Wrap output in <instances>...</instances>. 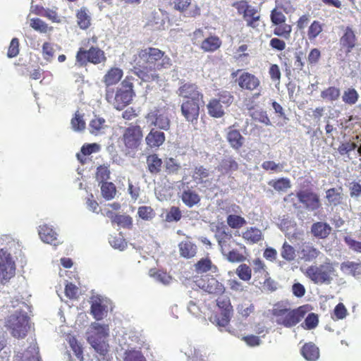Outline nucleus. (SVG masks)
Wrapping results in <instances>:
<instances>
[{"instance_id": "obj_23", "label": "nucleus", "mask_w": 361, "mask_h": 361, "mask_svg": "<svg viewBox=\"0 0 361 361\" xmlns=\"http://www.w3.org/2000/svg\"><path fill=\"white\" fill-rule=\"evenodd\" d=\"M207 109L209 115L213 118H219L225 114L224 105L216 98H212L209 101Z\"/></svg>"}, {"instance_id": "obj_59", "label": "nucleus", "mask_w": 361, "mask_h": 361, "mask_svg": "<svg viewBox=\"0 0 361 361\" xmlns=\"http://www.w3.org/2000/svg\"><path fill=\"white\" fill-rule=\"evenodd\" d=\"M91 313L94 319L100 320L104 316L105 308L99 302L94 300L91 305Z\"/></svg>"}, {"instance_id": "obj_10", "label": "nucleus", "mask_w": 361, "mask_h": 361, "mask_svg": "<svg viewBox=\"0 0 361 361\" xmlns=\"http://www.w3.org/2000/svg\"><path fill=\"white\" fill-rule=\"evenodd\" d=\"M15 264L11 255L4 249L0 250V283L8 281L15 274Z\"/></svg>"}, {"instance_id": "obj_28", "label": "nucleus", "mask_w": 361, "mask_h": 361, "mask_svg": "<svg viewBox=\"0 0 361 361\" xmlns=\"http://www.w3.org/2000/svg\"><path fill=\"white\" fill-rule=\"evenodd\" d=\"M242 237L247 243L255 244L262 240L263 235L259 228L250 227L243 233Z\"/></svg>"}, {"instance_id": "obj_26", "label": "nucleus", "mask_w": 361, "mask_h": 361, "mask_svg": "<svg viewBox=\"0 0 361 361\" xmlns=\"http://www.w3.org/2000/svg\"><path fill=\"white\" fill-rule=\"evenodd\" d=\"M164 133L154 129L149 132L145 138L147 145L150 147H158L164 143Z\"/></svg>"}, {"instance_id": "obj_52", "label": "nucleus", "mask_w": 361, "mask_h": 361, "mask_svg": "<svg viewBox=\"0 0 361 361\" xmlns=\"http://www.w3.org/2000/svg\"><path fill=\"white\" fill-rule=\"evenodd\" d=\"M217 99L219 100V102L222 104L226 107L230 106L233 100L234 97L232 93L228 90H221L216 94Z\"/></svg>"}, {"instance_id": "obj_7", "label": "nucleus", "mask_w": 361, "mask_h": 361, "mask_svg": "<svg viewBox=\"0 0 361 361\" xmlns=\"http://www.w3.org/2000/svg\"><path fill=\"white\" fill-rule=\"evenodd\" d=\"M192 281L198 288L209 294L220 295L225 293L226 288L224 284L213 276L205 274L199 276L195 275L192 276Z\"/></svg>"}, {"instance_id": "obj_3", "label": "nucleus", "mask_w": 361, "mask_h": 361, "mask_svg": "<svg viewBox=\"0 0 361 361\" xmlns=\"http://www.w3.org/2000/svg\"><path fill=\"white\" fill-rule=\"evenodd\" d=\"M20 304V308L16 310L15 313L11 314L6 321L8 329L12 336L16 338L25 337L29 329L28 317L26 311L29 310V306L26 303Z\"/></svg>"}, {"instance_id": "obj_46", "label": "nucleus", "mask_w": 361, "mask_h": 361, "mask_svg": "<svg viewBox=\"0 0 361 361\" xmlns=\"http://www.w3.org/2000/svg\"><path fill=\"white\" fill-rule=\"evenodd\" d=\"M200 200L199 195L194 191L188 190L182 194V201L190 207L197 204Z\"/></svg>"}, {"instance_id": "obj_54", "label": "nucleus", "mask_w": 361, "mask_h": 361, "mask_svg": "<svg viewBox=\"0 0 361 361\" xmlns=\"http://www.w3.org/2000/svg\"><path fill=\"white\" fill-rule=\"evenodd\" d=\"M318 324V315L315 313H310L305 318L304 322L301 324V326L305 329L310 330L316 328Z\"/></svg>"}, {"instance_id": "obj_15", "label": "nucleus", "mask_w": 361, "mask_h": 361, "mask_svg": "<svg viewBox=\"0 0 361 361\" xmlns=\"http://www.w3.org/2000/svg\"><path fill=\"white\" fill-rule=\"evenodd\" d=\"M13 361H41L37 343L32 340L30 346L23 353H18Z\"/></svg>"}, {"instance_id": "obj_20", "label": "nucleus", "mask_w": 361, "mask_h": 361, "mask_svg": "<svg viewBox=\"0 0 361 361\" xmlns=\"http://www.w3.org/2000/svg\"><path fill=\"white\" fill-rule=\"evenodd\" d=\"M342 187L331 188L326 191V199L330 206L336 207L343 203L344 195Z\"/></svg>"}, {"instance_id": "obj_19", "label": "nucleus", "mask_w": 361, "mask_h": 361, "mask_svg": "<svg viewBox=\"0 0 361 361\" xmlns=\"http://www.w3.org/2000/svg\"><path fill=\"white\" fill-rule=\"evenodd\" d=\"M331 227L326 222L317 221L311 226V233L318 239L326 238L331 232Z\"/></svg>"}, {"instance_id": "obj_55", "label": "nucleus", "mask_w": 361, "mask_h": 361, "mask_svg": "<svg viewBox=\"0 0 361 361\" xmlns=\"http://www.w3.org/2000/svg\"><path fill=\"white\" fill-rule=\"evenodd\" d=\"M227 224L232 228H239L246 224V221L240 216L230 214L227 217Z\"/></svg>"}, {"instance_id": "obj_6", "label": "nucleus", "mask_w": 361, "mask_h": 361, "mask_svg": "<svg viewBox=\"0 0 361 361\" xmlns=\"http://www.w3.org/2000/svg\"><path fill=\"white\" fill-rule=\"evenodd\" d=\"M335 271L333 263L328 260L319 266H310L306 269L305 276L315 284H329Z\"/></svg>"}, {"instance_id": "obj_51", "label": "nucleus", "mask_w": 361, "mask_h": 361, "mask_svg": "<svg viewBox=\"0 0 361 361\" xmlns=\"http://www.w3.org/2000/svg\"><path fill=\"white\" fill-rule=\"evenodd\" d=\"M123 361H146V360L140 350L128 349L123 353Z\"/></svg>"}, {"instance_id": "obj_22", "label": "nucleus", "mask_w": 361, "mask_h": 361, "mask_svg": "<svg viewBox=\"0 0 361 361\" xmlns=\"http://www.w3.org/2000/svg\"><path fill=\"white\" fill-rule=\"evenodd\" d=\"M226 139L231 147L238 150L244 143V137L238 130L234 129L233 126L228 128Z\"/></svg>"}, {"instance_id": "obj_56", "label": "nucleus", "mask_w": 361, "mask_h": 361, "mask_svg": "<svg viewBox=\"0 0 361 361\" xmlns=\"http://www.w3.org/2000/svg\"><path fill=\"white\" fill-rule=\"evenodd\" d=\"M197 253V246L190 242L185 241L182 246V257L185 258L193 257Z\"/></svg>"}, {"instance_id": "obj_48", "label": "nucleus", "mask_w": 361, "mask_h": 361, "mask_svg": "<svg viewBox=\"0 0 361 361\" xmlns=\"http://www.w3.org/2000/svg\"><path fill=\"white\" fill-rule=\"evenodd\" d=\"M281 255L283 259L288 262L293 261L296 257L295 250L292 245L285 242L281 250Z\"/></svg>"}, {"instance_id": "obj_27", "label": "nucleus", "mask_w": 361, "mask_h": 361, "mask_svg": "<svg viewBox=\"0 0 361 361\" xmlns=\"http://www.w3.org/2000/svg\"><path fill=\"white\" fill-rule=\"evenodd\" d=\"M123 76V71L118 68H111L104 76L103 82L106 85V89L109 86L116 84L120 81Z\"/></svg>"}, {"instance_id": "obj_35", "label": "nucleus", "mask_w": 361, "mask_h": 361, "mask_svg": "<svg viewBox=\"0 0 361 361\" xmlns=\"http://www.w3.org/2000/svg\"><path fill=\"white\" fill-rule=\"evenodd\" d=\"M216 301L219 309L222 312H225L224 317L226 319H224V320L226 321L228 319V316L229 314H233V308L230 298L228 297H219Z\"/></svg>"}, {"instance_id": "obj_25", "label": "nucleus", "mask_w": 361, "mask_h": 361, "mask_svg": "<svg viewBox=\"0 0 361 361\" xmlns=\"http://www.w3.org/2000/svg\"><path fill=\"white\" fill-rule=\"evenodd\" d=\"M301 354L308 361H316L319 357V350L314 343L310 342L302 347Z\"/></svg>"}, {"instance_id": "obj_29", "label": "nucleus", "mask_w": 361, "mask_h": 361, "mask_svg": "<svg viewBox=\"0 0 361 361\" xmlns=\"http://www.w3.org/2000/svg\"><path fill=\"white\" fill-rule=\"evenodd\" d=\"M87 340L95 351L99 353L102 357H105V355L109 351L108 343L104 341H99L94 335L88 336Z\"/></svg>"}, {"instance_id": "obj_34", "label": "nucleus", "mask_w": 361, "mask_h": 361, "mask_svg": "<svg viewBox=\"0 0 361 361\" xmlns=\"http://www.w3.org/2000/svg\"><path fill=\"white\" fill-rule=\"evenodd\" d=\"M200 8L191 3V0H182V14L185 17H195L200 15Z\"/></svg>"}, {"instance_id": "obj_12", "label": "nucleus", "mask_w": 361, "mask_h": 361, "mask_svg": "<svg viewBox=\"0 0 361 361\" xmlns=\"http://www.w3.org/2000/svg\"><path fill=\"white\" fill-rule=\"evenodd\" d=\"M123 139L126 147L128 149H137L142 139V133L140 126H133L127 128L123 133Z\"/></svg>"}, {"instance_id": "obj_18", "label": "nucleus", "mask_w": 361, "mask_h": 361, "mask_svg": "<svg viewBox=\"0 0 361 361\" xmlns=\"http://www.w3.org/2000/svg\"><path fill=\"white\" fill-rule=\"evenodd\" d=\"M182 97L183 101L201 102L202 94L195 84H185L182 86Z\"/></svg>"}, {"instance_id": "obj_64", "label": "nucleus", "mask_w": 361, "mask_h": 361, "mask_svg": "<svg viewBox=\"0 0 361 361\" xmlns=\"http://www.w3.org/2000/svg\"><path fill=\"white\" fill-rule=\"evenodd\" d=\"M347 315V309L345 305L340 302L334 308L331 318L334 320H339L344 319Z\"/></svg>"}, {"instance_id": "obj_1", "label": "nucleus", "mask_w": 361, "mask_h": 361, "mask_svg": "<svg viewBox=\"0 0 361 361\" xmlns=\"http://www.w3.org/2000/svg\"><path fill=\"white\" fill-rule=\"evenodd\" d=\"M135 73L143 81L150 82L159 78L157 70L169 68L171 59L157 48H147L139 52L135 60Z\"/></svg>"}, {"instance_id": "obj_41", "label": "nucleus", "mask_w": 361, "mask_h": 361, "mask_svg": "<svg viewBox=\"0 0 361 361\" xmlns=\"http://www.w3.org/2000/svg\"><path fill=\"white\" fill-rule=\"evenodd\" d=\"M149 275L157 281L166 286L169 285L173 281V279L171 276L168 275L166 272L157 271L155 269H151L149 271Z\"/></svg>"}, {"instance_id": "obj_43", "label": "nucleus", "mask_w": 361, "mask_h": 361, "mask_svg": "<svg viewBox=\"0 0 361 361\" xmlns=\"http://www.w3.org/2000/svg\"><path fill=\"white\" fill-rule=\"evenodd\" d=\"M324 25L319 20H313L307 30V37L310 41L314 40L323 31Z\"/></svg>"}, {"instance_id": "obj_24", "label": "nucleus", "mask_w": 361, "mask_h": 361, "mask_svg": "<svg viewBox=\"0 0 361 361\" xmlns=\"http://www.w3.org/2000/svg\"><path fill=\"white\" fill-rule=\"evenodd\" d=\"M194 267L197 274H203L207 271L216 273L218 271V267L212 263L209 257L200 259L195 264Z\"/></svg>"}, {"instance_id": "obj_33", "label": "nucleus", "mask_w": 361, "mask_h": 361, "mask_svg": "<svg viewBox=\"0 0 361 361\" xmlns=\"http://www.w3.org/2000/svg\"><path fill=\"white\" fill-rule=\"evenodd\" d=\"M106 120L100 116H94L89 124L90 133L97 135L106 128Z\"/></svg>"}, {"instance_id": "obj_47", "label": "nucleus", "mask_w": 361, "mask_h": 361, "mask_svg": "<svg viewBox=\"0 0 361 361\" xmlns=\"http://www.w3.org/2000/svg\"><path fill=\"white\" fill-rule=\"evenodd\" d=\"M276 25V26L273 31L274 34L278 37H281L286 39H288L290 37V33L292 32L291 25L286 24V23Z\"/></svg>"}, {"instance_id": "obj_42", "label": "nucleus", "mask_w": 361, "mask_h": 361, "mask_svg": "<svg viewBox=\"0 0 361 361\" xmlns=\"http://www.w3.org/2000/svg\"><path fill=\"white\" fill-rule=\"evenodd\" d=\"M147 164L152 173H158L161 171L162 161L157 154H151L147 157Z\"/></svg>"}, {"instance_id": "obj_39", "label": "nucleus", "mask_w": 361, "mask_h": 361, "mask_svg": "<svg viewBox=\"0 0 361 361\" xmlns=\"http://www.w3.org/2000/svg\"><path fill=\"white\" fill-rule=\"evenodd\" d=\"M268 185L278 192H284L291 187L290 180L288 178L271 180L268 182Z\"/></svg>"}, {"instance_id": "obj_14", "label": "nucleus", "mask_w": 361, "mask_h": 361, "mask_svg": "<svg viewBox=\"0 0 361 361\" xmlns=\"http://www.w3.org/2000/svg\"><path fill=\"white\" fill-rule=\"evenodd\" d=\"M147 120L152 124L160 129L167 130L170 126V121L167 114L162 110H157L148 114Z\"/></svg>"}, {"instance_id": "obj_40", "label": "nucleus", "mask_w": 361, "mask_h": 361, "mask_svg": "<svg viewBox=\"0 0 361 361\" xmlns=\"http://www.w3.org/2000/svg\"><path fill=\"white\" fill-rule=\"evenodd\" d=\"M101 192L102 197L106 200H110L114 198L116 194V188L111 182H104L101 183Z\"/></svg>"}, {"instance_id": "obj_8", "label": "nucleus", "mask_w": 361, "mask_h": 361, "mask_svg": "<svg viewBox=\"0 0 361 361\" xmlns=\"http://www.w3.org/2000/svg\"><path fill=\"white\" fill-rule=\"evenodd\" d=\"M239 14L243 15V19L247 23V26L255 28L257 26V22L260 19V15L257 10L248 4L246 1H240L233 3Z\"/></svg>"}, {"instance_id": "obj_60", "label": "nucleus", "mask_w": 361, "mask_h": 361, "mask_svg": "<svg viewBox=\"0 0 361 361\" xmlns=\"http://www.w3.org/2000/svg\"><path fill=\"white\" fill-rule=\"evenodd\" d=\"M227 259L231 262H241L246 259L245 255L240 253L236 249L232 248L227 253L224 255Z\"/></svg>"}, {"instance_id": "obj_50", "label": "nucleus", "mask_w": 361, "mask_h": 361, "mask_svg": "<svg viewBox=\"0 0 361 361\" xmlns=\"http://www.w3.org/2000/svg\"><path fill=\"white\" fill-rule=\"evenodd\" d=\"M72 129L74 131L80 132L85 128V121L83 119V115L80 114L79 111H76L73 118L71 121Z\"/></svg>"}, {"instance_id": "obj_37", "label": "nucleus", "mask_w": 361, "mask_h": 361, "mask_svg": "<svg viewBox=\"0 0 361 361\" xmlns=\"http://www.w3.org/2000/svg\"><path fill=\"white\" fill-rule=\"evenodd\" d=\"M341 90L338 87L330 86L321 92V97L327 102H334L338 99Z\"/></svg>"}, {"instance_id": "obj_4", "label": "nucleus", "mask_w": 361, "mask_h": 361, "mask_svg": "<svg viewBox=\"0 0 361 361\" xmlns=\"http://www.w3.org/2000/svg\"><path fill=\"white\" fill-rule=\"evenodd\" d=\"M133 95V83L127 80L122 82L121 87L118 88L116 94L111 88L106 90V101L118 110L127 106L132 101Z\"/></svg>"}, {"instance_id": "obj_44", "label": "nucleus", "mask_w": 361, "mask_h": 361, "mask_svg": "<svg viewBox=\"0 0 361 361\" xmlns=\"http://www.w3.org/2000/svg\"><path fill=\"white\" fill-rule=\"evenodd\" d=\"M359 99V94L353 87L347 88L342 95V100L345 104L349 105L355 104Z\"/></svg>"}, {"instance_id": "obj_63", "label": "nucleus", "mask_w": 361, "mask_h": 361, "mask_svg": "<svg viewBox=\"0 0 361 361\" xmlns=\"http://www.w3.org/2000/svg\"><path fill=\"white\" fill-rule=\"evenodd\" d=\"M30 27L41 33H46L48 30L47 24L39 18L30 19Z\"/></svg>"}, {"instance_id": "obj_16", "label": "nucleus", "mask_w": 361, "mask_h": 361, "mask_svg": "<svg viewBox=\"0 0 361 361\" xmlns=\"http://www.w3.org/2000/svg\"><path fill=\"white\" fill-rule=\"evenodd\" d=\"M38 233L41 240L46 243L53 245L54 246L61 243L57 239V233L51 227L47 224L39 226Z\"/></svg>"}, {"instance_id": "obj_2", "label": "nucleus", "mask_w": 361, "mask_h": 361, "mask_svg": "<svg viewBox=\"0 0 361 361\" xmlns=\"http://www.w3.org/2000/svg\"><path fill=\"white\" fill-rule=\"evenodd\" d=\"M309 310L307 305L291 309L283 302H279L274 305L271 312L276 324L286 328H291L300 323Z\"/></svg>"}, {"instance_id": "obj_36", "label": "nucleus", "mask_w": 361, "mask_h": 361, "mask_svg": "<svg viewBox=\"0 0 361 361\" xmlns=\"http://www.w3.org/2000/svg\"><path fill=\"white\" fill-rule=\"evenodd\" d=\"M219 171L228 173L238 169V162L232 157L224 158L218 166Z\"/></svg>"}, {"instance_id": "obj_13", "label": "nucleus", "mask_w": 361, "mask_h": 361, "mask_svg": "<svg viewBox=\"0 0 361 361\" xmlns=\"http://www.w3.org/2000/svg\"><path fill=\"white\" fill-rule=\"evenodd\" d=\"M357 37L351 27L347 26L339 39L340 51L348 55L357 44Z\"/></svg>"}, {"instance_id": "obj_38", "label": "nucleus", "mask_w": 361, "mask_h": 361, "mask_svg": "<svg viewBox=\"0 0 361 361\" xmlns=\"http://www.w3.org/2000/svg\"><path fill=\"white\" fill-rule=\"evenodd\" d=\"M106 60L104 53L97 47H91L87 51V61L94 64L100 63Z\"/></svg>"}, {"instance_id": "obj_5", "label": "nucleus", "mask_w": 361, "mask_h": 361, "mask_svg": "<svg viewBox=\"0 0 361 361\" xmlns=\"http://www.w3.org/2000/svg\"><path fill=\"white\" fill-rule=\"evenodd\" d=\"M231 76L232 78H235V82L241 90L250 92L257 91V92L253 94L254 98H257L261 95V81L255 74L238 69L232 72Z\"/></svg>"}, {"instance_id": "obj_58", "label": "nucleus", "mask_w": 361, "mask_h": 361, "mask_svg": "<svg viewBox=\"0 0 361 361\" xmlns=\"http://www.w3.org/2000/svg\"><path fill=\"white\" fill-rule=\"evenodd\" d=\"M137 214L145 221H150L155 216V212L151 207L142 206L138 208Z\"/></svg>"}, {"instance_id": "obj_62", "label": "nucleus", "mask_w": 361, "mask_h": 361, "mask_svg": "<svg viewBox=\"0 0 361 361\" xmlns=\"http://www.w3.org/2000/svg\"><path fill=\"white\" fill-rule=\"evenodd\" d=\"M92 326L94 329H92V333L97 334L99 338H105L109 335V327L107 325L94 322Z\"/></svg>"}, {"instance_id": "obj_45", "label": "nucleus", "mask_w": 361, "mask_h": 361, "mask_svg": "<svg viewBox=\"0 0 361 361\" xmlns=\"http://www.w3.org/2000/svg\"><path fill=\"white\" fill-rule=\"evenodd\" d=\"M224 315L225 312H222L221 311L220 313L214 312L209 319V321L216 326L219 327H225L229 324L233 314H229L228 316V319L226 321L224 320V319H226Z\"/></svg>"}, {"instance_id": "obj_21", "label": "nucleus", "mask_w": 361, "mask_h": 361, "mask_svg": "<svg viewBox=\"0 0 361 361\" xmlns=\"http://www.w3.org/2000/svg\"><path fill=\"white\" fill-rule=\"evenodd\" d=\"M300 253L302 259L305 262H312L316 259L321 252L311 243H304L300 247Z\"/></svg>"}, {"instance_id": "obj_53", "label": "nucleus", "mask_w": 361, "mask_h": 361, "mask_svg": "<svg viewBox=\"0 0 361 361\" xmlns=\"http://www.w3.org/2000/svg\"><path fill=\"white\" fill-rule=\"evenodd\" d=\"M164 24L163 15L160 12H152L149 19V25L154 29L159 30L163 27Z\"/></svg>"}, {"instance_id": "obj_17", "label": "nucleus", "mask_w": 361, "mask_h": 361, "mask_svg": "<svg viewBox=\"0 0 361 361\" xmlns=\"http://www.w3.org/2000/svg\"><path fill=\"white\" fill-rule=\"evenodd\" d=\"M218 243L224 255L227 253L235 245L240 246L241 249H245V245L238 243L231 234L226 232H223L219 235Z\"/></svg>"}, {"instance_id": "obj_32", "label": "nucleus", "mask_w": 361, "mask_h": 361, "mask_svg": "<svg viewBox=\"0 0 361 361\" xmlns=\"http://www.w3.org/2000/svg\"><path fill=\"white\" fill-rule=\"evenodd\" d=\"M76 17L78 25L81 29L85 30L90 27L91 16L90 13L87 8L82 7L78 10Z\"/></svg>"}, {"instance_id": "obj_9", "label": "nucleus", "mask_w": 361, "mask_h": 361, "mask_svg": "<svg viewBox=\"0 0 361 361\" xmlns=\"http://www.w3.org/2000/svg\"><path fill=\"white\" fill-rule=\"evenodd\" d=\"M296 197L308 211H316L322 207L319 195L311 190H300Z\"/></svg>"}, {"instance_id": "obj_57", "label": "nucleus", "mask_w": 361, "mask_h": 361, "mask_svg": "<svg viewBox=\"0 0 361 361\" xmlns=\"http://www.w3.org/2000/svg\"><path fill=\"white\" fill-rule=\"evenodd\" d=\"M68 341L74 353V355L77 359H82V350L81 345L78 343L76 338L72 336H68Z\"/></svg>"}, {"instance_id": "obj_31", "label": "nucleus", "mask_w": 361, "mask_h": 361, "mask_svg": "<svg viewBox=\"0 0 361 361\" xmlns=\"http://www.w3.org/2000/svg\"><path fill=\"white\" fill-rule=\"evenodd\" d=\"M221 45V41L217 36H211L204 39L201 44V49L204 51L213 52Z\"/></svg>"}, {"instance_id": "obj_49", "label": "nucleus", "mask_w": 361, "mask_h": 361, "mask_svg": "<svg viewBox=\"0 0 361 361\" xmlns=\"http://www.w3.org/2000/svg\"><path fill=\"white\" fill-rule=\"evenodd\" d=\"M235 274L242 281H249L252 278V269L246 264H241L236 268Z\"/></svg>"}, {"instance_id": "obj_61", "label": "nucleus", "mask_w": 361, "mask_h": 361, "mask_svg": "<svg viewBox=\"0 0 361 361\" xmlns=\"http://www.w3.org/2000/svg\"><path fill=\"white\" fill-rule=\"evenodd\" d=\"M109 176L110 171L107 166H99V167H97L96 173V179L99 183L107 182L106 180L110 178Z\"/></svg>"}, {"instance_id": "obj_30", "label": "nucleus", "mask_w": 361, "mask_h": 361, "mask_svg": "<svg viewBox=\"0 0 361 361\" xmlns=\"http://www.w3.org/2000/svg\"><path fill=\"white\" fill-rule=\"evenodd\" d=\"M341 270L343 273L353 276L361 275V262H343L341 264Z\"/></svg>"}, {"instance_id": "obj_11", "label": "nucleus", "mask_w": 361, "mask_h": 361, "mask_svg": "<svg viewBox=\"0 0 361 361\" xmlns=\"http://www.w3.org/2000/svg\"><path fill=\"white\" fill-rule=\"evenodd\" d=\"M200 102L183 101L182 114L190 123L193 129H196L200 114Z\"/></svg>"}]
</instances>
